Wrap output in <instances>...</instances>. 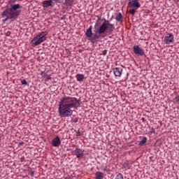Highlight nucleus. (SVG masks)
I'll list each match as a JSON object with an SVG mask.
<instances>
[{"label": "nucleus", "mask_w": 179, "mask_h": 179, "mask_svg": "<svg viewBox=\"0 0 179 179\" xmlns=\"http://www.w3.org/2000/svg\"><path fill=\"white\" fill-rule=\"evenodd\" d=\"M80 106L78 99L64 96L60 99L58 113L60 117H71L73 114L72 108H78Z\"/></svg>", "instance_id": "1"}, {"label": "nucleus", "mask_w": 179, "mask_h": 179, "mask_svg": "<svg viewBox=\"0 0 179 179\" xmlns=\"http://www.w3.org/2000/svg\"><path fill=\"white\" fill-rule=\"evenodd\" d=\"M17 0H10L8 3V8H7L1 14L2 17H6L4 21L8 20L17 19L22 13V10H19L22 8V6L19 3H16Z\"/></svg>", "instance_id": "2"}, {"label": "nucleus", "mask_w": 179, "mask_h": 179, "mask_svg": "<svg viewBox=\"0 0 179 179\" xmlns=\"http://www.w3.org/2000/svg\"><path fill=\"white\" fill-rule=\"evenodd\" d=\"M114 30H115L114 24H111L110 23V21L105 20L104 22L96 29V33H98L99 35L94 34L92 36H91L90 41L93 44H94V43H97V41H99V38H100V37L102 38L106 37V31H108V33H113Z\"/></svg>", "instance_id": "3"}, {"label": "nucleus", "mask_w": 179, "mask_h": 179, "mask_svg": "<svg viewBox=\"0 0 179 179\" xmlns=\"http://www.w3.org/2000/svg\"><path fill=\"white\" fill-rule=\"evenodd\" d=\"M48 36V31H43L36 35L31 41V45L34 47H37V45H40L42 43H44L45 40H47V36Z\"/></svg>", "instance_id": "4"}, {"label": "nucleus", "mask_w": 179, "mask_h": 179, "mask_svg": "<svg viewBox=\"0 0 179 179\" xmlns=\"http://www.w3.org/2000/svg\"><path fill=\"white\" fill-rule=\"evenodd\" d=\"M164 43L165 44H173L174 43V35L171 33H167L164 36Z\"/></svg>", "instance_id": "5"}, {"label": "nucleus", "mask_w": 179, "mask_h": 179, "mask_svg": "<svg viewBox=\"0 0 179 179\" xmlns=\"http://www.w3.org/2000/svg\"><path fill=\"white\" fill-rule=\"evenodd\" d=\"M73 155L77 157V159H83L85 156V150L80 148H76L73 151Z\"/></svg>", "instance_id": "6"}, {"label": "nucleus", "mask_w": 179, "mask_h": 179, "mask_svg": "<svg viewBox=\"0 0 179 179\" xmlns=\"http://www.w3.org/2000/svg\"><path fill=\"white\" fill-rule=\"evenodd\" d=\"M129 8H132L133 9H139L141 8V3L139 0H128Z\"/></svg>", "instance_id": "7"}, {"label": "nucleus", "mask_w": 179, "mask_h": 179, "mask_svg": "<svg viewBox=\"0 0 179 179\" xmlns=\"http://www.w3.org/2000/svg\"><path fill=\"white\" fill-rule=\"evenodd\" d=\"M133 51L136 55L142 56L145 55V52H143V50L141 49V48H139V46L138 45H134L133 47Z\"/></svg>", "instance_id": "8"}, {"label": "nucleus", "mask_w": 179, "mask_h": 179, "mask_svg": "<svg viewBox=\"0 0 179 179\" xmlns=\"http://www.w3.org/2000/svg\"><path fill=\"white\" fill-rule=\"evenodd\" d=\"M51 143L54 148H58L61 145V138H59V136H57L52 140Z\"/></svg>", "instance_id": "9"}, {"label": "nucleus", "mask_w": 179, "mask_h": 179, "mask_svg": "<svg viewBox=\"0 0 179 179\" xmlns=\"http://www.w3.org/2000/svg\"><path fill=\"white\" fill-rule=\"evenodd\" d=\"M113 73H114L115 76L121 78V76L122 75V68L115 67V69H113Z\"/></svg>", "instance_id": "10"}, {"label": "nucleus", "mask_w": 179, "mask_h": 179, "mask_svg": "<svg viewBox=\"0 0 179 179\" xmlns=\"http://www.w3.org/2000/svg\"><path fill=\"white\" fill-rule=\"evenodd\" d=\"M52 3H54L52 0H45L42 2V6L43 8H50V6H52Z\"/></svg>", "instance_id": "11"}, {"label": "nucleus", "mask_w": 179, "mask_h": 179, "mask_svg": "<svg viewBox=\"0 0 179 179\" xmlns=\"http://www.w3.org/2000/svg\"><path fill=\"white\" fill-rule=\"evenodd\" d=\"M93 35V32L92 31V26H90L86 31L85 36L89 38H92V36Z\"/></svg>", "instance_id": "12"}, {"label": "nucleus", "mask_w": 179, "mask_h": 179, "mask_svg": "<svg viewBox=\"0 0 179 179\" xmlns=\"http://www.w3.org/2000/svg\"><path fill=\"white\" fill-rule=\"evenodd\" d=\"M75 3V0H65L64 5L66 6H72Z\"/></svg>", "instance_id": "13"}, {"label": "nucleus", "mask_w": 179, "mask_h": 179, "mask_svg": "<svg viewBox=\"0 0 179 179\" xmlns=\"http://www.w3.org/2000/svg\"><path fill=\"white\" fill-rule=\"evenodd\" d=\"M146 142H148V138L143 137L142 140L139 141L138 146H143Z\"/></svg>", "instance_id": "14"}, {"label": "nucleus", "mask_w": 179, "mask_h": 179, "mask_svg": "<svg viewBox=\"0 0 179 179\" xmlns=\"http://www.w3.org/2000/svg\"><path fill=\"white\" fill-rule=\"evenodd\" d=\"M76 78H77L78 82H82V80L85 79V76H83V74H77Z\"/></svg>", "instance_id": "15"}, {"label": "nucleus", "mask_w": 179, "mask_h": 179, "mask_svg": "<svg viewBox=\"0 0 179 179\" xmlns=\"http://www.w3.org/2000/svg\"><path fill=\"white\" fill-rule=\"evenodd\" d=\"M104 177V175L101 172H96L95 173V178L96 179H102Z\"/></svg>", "instance_id": "16"}, {"label": "nucleus", "mask_w": 179, "mask_h": 179, "mask_svg": "<svg viewBox=\"0 0 179 179\" xmlns=\"http://www.w3.org/2000/svg\"><path fill=\"white\" fill-rule=\"evenodd\" d=\"M115 20L117 22H122V14H121V13H117Z\"/></svg>", "instance_id": "17"}, {"label": "nucleus", "mask_w": 179, "mask_h": 179, "mask_svg": "<svg viewBox=\"0 0 179 179\" xmlns=\"http://www.w3.org/2000/svg\"><path fill=\"white\" fill-rule=\"evenodd\" d=\"M115 179H124V176H122V174H121V173H118L115 176Z\"/></svg>", "instance_id": "18"}, {"label": "nucleus", "mask_w": 179, "mask_h": 179, "mask_svg": "<svg viewBox=\"0 0 179 179\" xmlns=\"http://www.w3.org/2000/svg\"><path fill=\"white\" fill-rule=\"evenodd\" d=\"M136 8H133L130 10H129V13H130V15H132V16H134V15H135V13H136V11L135 10Z\"/></svg>", "instance_id": "19"}, {"label": "nucleus", "mask_w": 179, "mask_h": 179, "mask_svg": "<svg viewBox=\"0 0 179 179\" xmlns=\"http://www.w3.org/2000/svg\"><path fill=\"white\" fill-rule=\"evenodd\" d=\"M22 85H24L25 86H27V81L26 80H21Z\"/></svg>", "instance_id": "20"}, {"label": "nucleus", "mask_w": 179, "mask_h": 179, "mask_svg": "<svg viewBox=\"0 0 179 179\" xmlns=\"http://www.w3.org/2000/svg\"><path fill=\"white\" fill-rule=\"evenodd\" d=\"M56 2V3H62L64 2V0H52Z\"/></svg>", "instance_id": "21"}, {"label": "nucleus", "mask_w": 179, "mask_h": 179, "mask_svg": "<svg viewBox=\"0 0 179 179\" xmlns=\"http://www.w3.org/2000/svg\"><path fill=\"white\" fill-rule=\"evenodd\" d=\"M175 101H176V104H179V96H177L175 98Z\"/></svg>", "instance_id": "22"}, {"label": "nucleus", "mask_w": 179, "mask_h": 179, "mask_svg": "<svg viewBox=\"0 0 179 179\" xmlns=\"http://www.w3.org/2000/svg\"><path fill=\"white\" fill-rule=\"evenodd\" d=\"M82 135V133H80V131H76V136H80Z\"/></svg>", "instance_id": "23"}, {"label": "nucleus", "mask_w": 179, "mask_h": 179, "mask_svg": "<svg viewBox=\"0 0 179 179\" xmlns=\"http://www.w3.org/2000/svg\"><path fill=\"white\" fill-rule=\"evenodd\" d=\"M103 170L104 171H106V173H108V171H110V169H108L107 166H106Z\"/></svg>", "instance_id": "24"}, {"label": "nucleus", "mask_w": 179, "mask_h": 179, "mask_svg": "<svg viewBox=\"0 0 179 179\" xmlns=\"http://www.w3.org/2000/svg\"><path fill=\"white\" fill-rule=\"evenodd\" d=\"M107 54V50H103V52H102V55H106Z\"/></svg>", "instance_id": "25"}, {"label": "nucleus", "mask_w": 179, "mask_h": 179, "mask_svg": "<svg viewBox=\"0 0 179 179\" xmlns=\"http://www.w3.org/2000/svg\"><path fill=\"white\" fill-rule=\"evenodd\" d=\"M50 79H51V77H50V76H46L45 80H50Z\"/></svg>", "instance_id": "26"}, {"label": "nucleus", "mask_w": 179, "mask_h": 179, "mask_svg": "<svg viewBox=\"0 0 179 179\" xmlns=\"http://www.w3.org/2000/svg\"><path fill=\"white\" fill-rule=\"evenodd\" d=\"M150 132H151V134H155V131L153 128L151 129Z\"/></svg>", "instance_id": "27"}]
</instances>
